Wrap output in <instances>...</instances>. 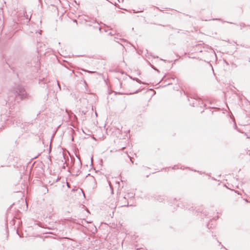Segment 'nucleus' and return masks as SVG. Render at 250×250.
I'll list each match as a JSON object with an SVG mask.
<instances>
[{"mask_svg":"<svg viewBox=\"0 0 250 250\" xmlns=\"http://www.w3.org/2000/svg\"><path fill=\"white\" fill-rule=\"evenodd\" d=\"M12 94L13 95L11 96V98L14 99V101L17 103H19V100L27 99L28 97L25 89L21 85H18L14 88Z\"/></svg>","mask_w":250,"mask_h":250,"instance_id":"obj_1","label":"nucleus"},{"mask_svg":"<svg viewBox=\"0 0 250 250\" xmlns=\"http://www.w3.org/2000/svg\"><path fill=\"white\" fill-rule=\"evenodd\" d=\"M106 204L111 209H115L117 206L116 201L113 196L108 199Z\"/></svg>","mask_w":250,"mask_h":250,"instance_id":"obj_2","label":"nucleus"},{"mask_svg":"<svg viewBox=\"0 0 250 250\" xmlns=\"http://www.w3.org/2000/svg\"><path fill=\"white\" fill-rule=\"evenodd\" d=\"M10 121L13 123V125L14 126H21L22 124H21V120L20 119V117L18 116L17 118L16 117H12Z\"/></svg>","mask_w":250,"mask_h":250,"instance_id":"obj_3","label":"nucleus"},{"mask_svg":"<svg viewBox=\"0 0 250 250\" xmlns=\"http://www.w3.org/2000/svg\"><path fill=\"white\" fill-rule=\"evenodd\" d=\"M120 207H128L129 206V201L127 199L126 196H124L120 201Z\"/></svg>","mask_w":250,"mask_h":250,"instance_id":"obj_4","label":"nucleus"},{"mask_svg":"<svg viewBox=\"0 0 250 250\" xmlns=\"http://www.w3.org/2000/svg\"><path fill=\"white\" fill-rule=\"evenodd\" d=\"M13 98H11V95L9 96L8 97V100L7 101L6 104L9 106V108L11 109L10 110V111H11V110L12 109V107L14 106V105L15 104L16 101H13Z\"/></svg>","mask_w":250,"mask_h":250,"instance_id":"obj_5","label":"nucleus"},{"mask_svg":"<svg viewBox=\"0 0 250 250\" xmlns=\"http://www.w3.org/2000/svg\"><path fill=\"white\" fill-rule=\"evenodd\" d=\"M14 160V156L13 155L10 154L7 158V165H9L11 162H12Z\"/></svg>","mask_w":250,"mask_h":250,"instance_id":"obj_6","label":"nucleus"},{"mask_svg":"<svg viewBox=\"0 0 250 250\" xmlns=\"http://www.w3.org/2000/svg\"><path fill=\"white\" fill-rule=\"evenodd\" d=\"M199 102L197 101V100L192 99V101H191V102L190 101V104L191 105H192L193 106H197L198 104H198V103H199Z\"/></svg>","mask_w":250,"mask_h":250,"instance_id":"obj_7","label":"nucleus"},{"mask_svg":"<svg viewBox=\"0 0 250 250\" xmlns=\"http://www.w3.org/2000/svg\"><path fill=\"white\" fill-rule=\"evenodd\" d=\"M134 195H135L134 193H127L125 196H126L127 199L128 200V199H130V198H133Z\"/></svg>","mask_w":250,"mask_h":250,"instance_id":"obj_8","label":"nucleus"},{"mask_svg":"<svg viewBox=\"0 0 250 250\" xmlns=\"http://www.w3.org/2000/svg\"><path fill=\"white\" fill-rule=\"evenodd\" d=\"M23 14L24 16L26 17V19L27 20V21H29L30 19L28 18V15L26 14V12L25 10H23Z\"/></svg>","mask_w":250,"mask_h":250,"instance_id":"obj_9","label":"nucleus"},{"mask_svg":"<svg viewBox=\"0 0 250 250\" xmlns=\"http://www.w3.org/2000/svg\"><path fill=\"white\" fill-rule=\"evenodd\" d=\"M239 26H240L241 29H242L243 28H244V27L246 26V25L244 23H241L239 24Z\"/></svg>","mask_w":250,"mask_h":250,"instance_id":"obj_10","label":"nucleus"},{"mask_svg":"<svg viewBox=\"0 0 250 250\" xmlns=\"http://www.w3.org/2000/svg\"><path fill=\"white\" fill-rule=\"evenodd\" d=\"M108 184H109V186L110 188L112 190V193H113V188H112L111 182L110 181H108Z\"/></svg>","mask_w":250,"mask_h":250,"instance_id":"obj_11","label":"nucleus"},{"mask_svg":"<svg viewBox=\"0 0 250 250\" xmlns=\"http://www.w3.org/2000/svg\"><path fill=\"white\" fill-rule=\"evenodd\" d=\"M157 200L159 201V202H161L164 200V198L163 197H160V199H157Z\"/></svg>","mask_w":250,"mask_h":250,"instance_id":"obj_12","label":"nucleus"},{"mask_svg":"<svg viewBox=\"0 0 250 250\" xmlns=\"http://www.w3.org/2000/svg\"><path fill=\"white\" fill-rule=\"evenodd\" d=\"M179 168H180V167H179V166L175 165V166H174L172 167V169H179Z\"/></svg>","mask_w":250,"mask_h":250,"instance_id":"obj_13","label":"nucleus"},{"mask_svg":"<svg viewBox=\"0 0 250 250\" xmlns=\"http://www.w3.org/2000/svg\"><path fill=\"white\" fill-rule=\"evenodd\" d=\"M149 64L153 69L156 70L157 72H159V71L157 69H156L153 65H152L150 63H149Z\"/></svg>","mask_w":250,"mask_h":250,"instance_id":"obj_14","label":"nucleus"},{"mask_svg":"<svg viewBox=\"0 0 250 250\" xmlns=\"http://www.w3.org/2000/svg\"><path fill=\"white\" fill-rule=\"evenodd\" d=\"M194 171H196V170H194ZM197 172H198L199 174H203V173L202 172V171H197Z\"/></svg>","mask_w":250,"mask_h":250,"instance_id":"obj_15","label":"nucleus"},{"mask_svg":"<svg viewBox=\"0 0 250 250\" xmlns=\"http://www.w3.org/2000/svg\"><path fill=\"white\" fill-rule=\"evenodd\" d=\"M135 80L138 82V83H141L140 80H139L138 79H135Z\"/></svg>","mask_w":250,"mask_h":250,"instance_id":"obj_16","label":"nucleus"},{"mask_svg":"<svg viewBox=\"0 0 250 250\" xmlns=\"http://www.w3.org/2000/svg\"><path fill=\"white\" fill-rule=\"evenodd\" d=\"M82 70H83V71H84V70H83V69H82ZM85 71H86L85 70ZM87 71V72H89V73H95V71Z\"/></svg>","mask_w":250,"mask_h":250,"instance_id":"obj_17","label":"nucleus"},{"mask_svg":"<svg viewBox=\"0 0 250 250\" xmlns=\"http://www.w3.org/2000/svg\"><path fill=\"white\" fill-rule=\"evenodd\" d=\"M57 84L59 86V89L61 90V86L58 82H57Z\"/></svg>","mask_w":250,"mask_h":250,"instance_id":"obj_18","label":"nucleus"},{"mask_svg":"<svg viewBox=\"0 0 250 250\" xmlns=\"http://www.w3.org/2000/svg\"><path fill=\"white\" fill-rule=\"evenodd\" d=\"M129 157L130 158V161L131 162V163H132V164H133V161H132V158H131V157H129Z\"/></svg>","mask_w":250,"mask_h":250,"instance_id":"obj_19","label":"nucleus"},{"mask_svg":"<svg viewBox=\"0 0 250 250\" xmlns=\"http://www.w3.org/2000/svg\"><path fill=\"white\" fill-rule=\"evenodd\" d=\"M207 227H208V229H209V228H211V226H210V227H209V224H207Z\"/></svg>","mask_w":250,"mask_h":250,"instance_id":"obj_20","label":"nucleus"},{"mask_svg":"<svg viewBox=\"0 0 250 250\" xmlns=\"http://www.w3.org/2000/svg\"><path fill=\"white\" fill-rule=\"evenodd\" d=\"M109 35H111V36H113V35H114V34H113L112 32H110V33H109Z\"/></svg>","mask_w":250,"mask_h":250,"instance_id":"obj_21","label":"nucleus"},{"mask_svg":"<svg viewBox=\"0 0 250 250\" xmlns=\"http://www.w3.org/2000/svg\"><path fill=\"white\" fill-rule=\"evenodd\" d=\"M101 27H99V30L100 31H101Z\"/></svg>","mask_w":250,"mask_h":250,"instance_id":"obj_22","label":"nucleus"},{"mask_svg":"<svg viewBox=\"0 0 250 250\" xmlns=\"http://www.w3.org/2000/svg\"><path fill=\"white\" fill-rule=\"evenodd\" d=\"M67 186L68 187H69V184L68 183H67Z\"/></svg>","mask_w":250,"mask_h":250,"instance_id":"obj_23","label":"nucleus"},{"mask_svg":"<svg viewBox=\"0 0 250 250\" xmlns=\"http://www.w3.org/2000/svg\"><path fill=\"white\" fill-rule=\"evenodd\" d=\"M74 22H77V21L76 20H74Z\"/></svg>","mask_w":250,"mask_h":250,"instance_id":"obj_24","label":"nucleus"},{"mask_svg":"<svg viewBox=\"0 0 250 250\" xmlns=\"http://www.w3.org/2000/svg\"><path fill=\"white\" fill-rule=\"evenodd\" d=\"M125 148V147H123L122 148V149H124Z\"/></svg>","mask_w":250,"mask_h":250,"instance_id":"obj_25","label":"nucleus"}]
</instances>
